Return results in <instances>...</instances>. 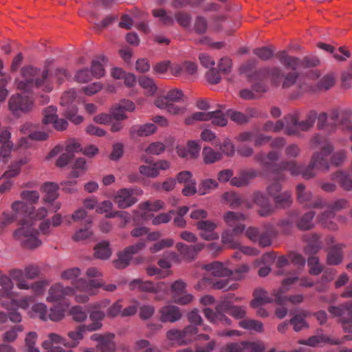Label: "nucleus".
<instances>
[{"instance_id": "1", "label": "nucleus", "mask_w": 352, "mask_h": 352, "mask_svg": "<svg viewBox=\"0 0 352 352\" xmlns=\"http://www.w3.org/2000/svg\"><path fill=\"white\" fill-rule=\"evenodd\" d=\"M53 60H46L43 69L40 67L26 65L20 69L21 79L17 81V89L25 93H33L34 89L50 93L54 89L52 74L50 66Z\"/></svg>"}, {"instance_id": "2", "label": "nucleus", "mask_w": 352, "mask_h": 352, "mask_svg": "<svg viewBox=\"0 0 352 352\" xmlns=\"http://www.w3.org/2000/svg\"><path fill=\"white\" fill-rule=\"evenodd\" d=\"M99 327L100 325L96 324L77 325L73 330L67 332L68 341L58 334L51 333L47 336L48 339L42 343V346L47 350V352H71L65 351L60 346H55V344H62L68 348H75L84 338V335L87 331H96Z\"/></svg>"}, {"instance_id": "3", "label": "nucleus", "mask_w": 352, "mask_h": 352, "mask_svg": "<svg viewBox=\"0 0 352 352\" xmlns=\"http://www.w3.org/2000/svg\"><path fill=\"white\" fill-rule=\"evenodd\" d=\"M45 206L41 207L34 212V205L36 199H21L14 201L12 204V209L15 212L16 219L28 217L30 219H41L47 214V209L52 212H56L60 207V204L56 199H44Z\"/></svg>"}, {"instance_id": "4", "label": "nucleus", "mask_w": 352, "mask_h": 352, "mask_svg": "<svg viewBox=\"0 0 352 352\" xmlns=\"http://www.w3.org/2000/svg\"><path fill=\"white\" fill-rule=\"evenodd\" d=\"M327 199H300V204L303 206L310 205L314 209L321 210L319 214V221L322 226L331 230H336L338 227L336 223L331 219L334 217L335 213L344 208L347 201L346 199H337L332 206L326 201Z\"/></svg>"}, {"instance_id": "5", "label": "nucleus", "mask_w": 352, "mask_h": 352, "mask_svg": "<svg viewBox=\"0 0 352 352\" xmlns=\"http://www.w3.org/2000/svg\"><path fill=\"white\" fill-rule=\"evenodd\" d=\"M253 204L258 207V212L262 217L272 214L276 209L288 208L292 199H232L230 206L233 208L241 207L250 208Z\"/></svg>"}, {"instance_id": "6", "label": "nucleus", "mask_w": 352, "mask_h": 352, "mask_svg": "<svg viewBox=\"0 0 352 352\" xmlns=\"http://www.w3.org/2000/svg\"><path fill=\"white\" fill-rule=\"evenodd\" d=\"M21 227L14 232V236L20 240L26 248L34 249L40 246L42 242L38 238V231L29 225L27 220L21 219Z\"/></svg>"}, {"instance_id": "7", "label": "nucleus", "mask_w": 352, "mask_h": 352, "mask_svg": "<svg viewBox=\"0 0 352 352\" xmlns=\"http://www.w3.org/2000/svg\"><path fill=\"white\" fill-rule=\"evenodd\" d=\"M232 305L226 300L219 302L215 308V311L210 308H204L203 310L205 317L211 322L217 324L230 325L231 320L225 314L230 315V311Z\"/></svg>"}, {"instance_id": "8", "label": "nucleus", "mask_w": 352, "mask_h": 352, "mask_svg": "<svg viewBox=\"0 0 352 352\" xmlns=\"http://www.w3.org/2000/svg\"><path fill=\"white\" fill-rule=\"evenodd\" d=\"M298 280L297 276L288 277L283 280L280 287L277 292H274L276 302L278 305H285L289 301L292 304L301 303L304 300L302 294H295L287 297L284 294L288 291L289 286Z\"/></svg>"}, {"instance_id": "9", "label": "nucleus", "mask_w": 352, "mask_h": 352, "mask_svg": "<svg viewBox=\"0 0 352 352\" xmlns=\"http://www.w3.org/2000/svg\"><path fill=\"white\" fill-rule=\"evenodd\" d=\"M333 316H339L345 332H352V301L340 306H330L328 309Z\"/></svg>"}, {"instance_id": "10", "label": "nucleus", "mask_w": 352, "mask_h": 352, "mask_svg": "<svg viewBox=\"0 0 352 352\" xmlns=\"http://www.w3.org/2000/svg\"><path fill=\"white\" fill-rule=\"evenodd\" d=\"M144 246L145 241L140 239L137 243L129 245L124 248L123 251L120 252L118 254V259L113 262L115 267L118 269L126 267L129 265L133 255L139 252Z\"/></svg>"}, {"instance_id": "11", "label": "nucleus", "mask_w": 352, "mask_h": 352, "mask_svg": "<svg viewBox=\"0 0 352 352\" xmlns=\"http://www.w3.org/2000/svg\"><path fill=\"white\" fill-rule=\"evenodd\" d=\"M34 107V102L30 97L20 94L12 95L8 101L9 109L14 113L30 112Z\"/></svg>"}, {"instance_id": "12", "label": "nucleus", "mask_w": 352, "mask_h": 352, "mask_svg": "<svg viewBox=\"0 0 352 352\" xmlns=\"http://www.w3.org/2000/svg\"><path fill=\"white\" fill-rule=\"evenodd\" d=\"M333 150L332 144L326 143L322 146L320 151L314 152L311 157L309 162L316 169L327 171L329 170V163L327 157Z\"/></svg>"}, {"instance_id": "13", "label": "nucleus", "mask_w": 352, "mask_h": 352, "mask_svg": "<svg viewBox=\"0 0 352 352\" xmlns=\"http://www.w3.org/2000/svg\"><path fill=\"white\" fill-rule=\"evenodd\" d=\"M115 334L113 333H94L90 339L97 342L96 348L100 352H114L116 350V344L114 341Z\"/></svg>"}, {"instance_id": "14", "label": "nucleus", "mask_w": 352, "mask_h": 352, "mask_svg": "<svg viewBox=\"0 0 352 352\" xmlns=\"http://www.w3.org/2000/svg\"><path fill=\"white\" fill-rule=\"evenodd\" d=\"M265 348L262 344L251 342H232L226 344L221 352H263Z\"/></svg>"}, {"instance_id": "15", "label": "nucleus", "mask_w": 352, "mask_h": 352, "mask_svg": "<svg viewBox=\"0 0 352 352\" xmlns=\"http://www.w3.org/2000/svg\"><path fill=\"white\" fill-rule=\"evenodd\" d=\"M74 294V287H64L61 283H58L50 287L47 300L49 302H55Z\"/></svg>"}, {"instance_id": "16", "label": "nucleus", "mask_w": 352, "mask_h": 352, "mask_svg": "<svg viewBox=\"0 0 352 352\" xmlns=\"http://www.w3.org/2000/svg\"><path fill=\"white\" fill-rule=\"evenodd\" d=\"M352 340V336L348 335L344 336L341 340L331 338L326 335H316L310 337L305 342V344L311 346H316L318 344H330L334 345H339L340 344L344 343L345 340Z\"/></svg>"}, {"instance_id": "17", "label": "nucleus", "mask_w": 352, "mask_h": 352, "mask_svg": "<svg viewBox=\"0 0 352 352\" xmlns=\"http://www.w3.org/2000/svg\"><path fill=\"white\" fill-rule=\"evenodd\" d=\"M34 126L31 123H25L21 128V131L24 134H28L27 138H23L20 140V144L22 146L26 143L28 139L34 141H45L49 138V134L45 131H32Z\"/></svg>"}, {"instance_id": "18", "label": "nucleus", "mask_w": 352, "mask_h": 352, "mask_svg": "<svg viewBox=\"0 0 352 352\" xmlns=\"http://www.w3.org/2000/svg\"><path fill=\"white\" fill-rule=\"evenodd\" d=\"M160 321L162 322H175L181 319L182 313L180 309L175 305H166L160 311Z\"/></svg>"}, {"instance_id": "19", "label": "nucleus", "mask_w": 352, "mask_h": 352, "mask_svg": "<svg viewBox=\"0 0 352 352\" xmlns=\"http://www.w3.org/2000/svg\"><path fill=\"white\" fill-rule=\"evenodd\" d=\"M275 57L286 69H290L292 72H295L298 69L300 68L301 59L298 57L289 55L286 50L278 52L275 54Z\"/></svg>"}, {"instance_id": "20", "label": "nucleus", "mask_w": 352, "mask_h": 352, "mask_svg": "<svg viewBox=\"0 0 352 352\" xmlns=\"http://www.w3.org/2000/svg\"><path fill=\"white\" fill-rule=\"evenodd\" d=\"M302 167L295 161L283 160L272 166V173L278 174L280 172L288 170L292 175H298L301 174Z\"/></svg>"}, {"instance_id": "21", "label": "nucleus", "mask_w": 352, "mask_h": 352, "mask_svg": "<svg viewBox=\"0 0 352 352\" xmlns=\"http://www.w3.org/2000/svg\"><path fill=\"white\" fill-rule=\"evenodd\" d=\"M197 228L201 231L200 236L205 240L212 241L217 239L219 235L214 232L216 223L210 221H199L197 223Z\"/></svg>"}, {"instance_id": "22", "label": "nucleus", "mask_w": 352, "mask_h": 352, "mask_svg": "<svg viewBox=\"0 0 352 352\" xmlns=\"http://www.w3.org/2000/svg\"><path fill=\"white\" fill-rule=\"evenodd\" d=\"M278 290H274L272 296H270L268 293L263 289H256L254 290L253 296L254 299L251 301V306L252 307H258L266 303H270L276 302L275 296L274 295V292Z\"/></svg>"}, {"instance_id": "23", "label": "nucleus", "mask_w": 352, "mask_h": 352, "mask_svg": "<svg viewBox=\"0 0 352 352\" xmlns=\"http://www.w3.org/2000/svg\"><path fill=\"white\" fill-rule=\"evenodd\" d=\"M157 126L155 124L147 123L142 125H135L130 128L129 134L131 138L137 137H147L157 131Z\"/></svg>"}, {"instance_id": "24", "label": "nucleus", "mask_w": 352, "mask_h": 352, "mask_svg": "<svg viewBox=\"0 0 352 352\" xmlns=\"http://www.w3.org/2000/svg\"><path fill=\"white\" fill-rule=\"evenodd\" d=\"M202 268L210 272L214 276L227 277L232 274L231 270L225 267L222 263L218 261L204 265Z\"/></svg>"}, {"instance_id": "25", "label": "nucleus", "mask_w": 352, "mask_h": 352, "mask_svg": "<svg viewBox=\"0 0 352 352\" xmlns=\"http://www.w3.org/2000/svg\"><path fill=\"white\" fill-rule=\"evenodd\" d=\"M177 250L181 254H182L187 259H193L201 251L204 245L201 243H197L195 245H188L182 243H178L176 245Z\"/></svg>"}, {"instance_id": "26", "label": "nucleus", "mask_w": 352, "mask_h": 352, "mask_svg": "<svg viewBox=\"0 0 352 352\" xmlns=\"http://www.w3.org/2000/svg\"><path fill=\"white\" fill-rule=\"evenodd\" d=\"M102 286H103L102 280H87L85 278H79L78 281L76 283V289L88 293L89 294H94L93 289L101 287Z\"/></svg>"}, {"instance_id": "27", "label": "nucleus", "mask_w": 352, "mask_h": 352, "mask_svg": "<svg viewBox=\"0 0 352 352\" xmlns=\"http://www.w3.org/2000/svg\"><path fill=\"white\" fill-rule=\"evenodd\" d=\"M315 215V212L309 211L300 216L295 220L296 228L301 231L311 230L314 226L313 219Z\"/></svg>"}, {"instance_id": "28", "label": "nucleus", "mask_w": 352, "mask_h": 352, "mask_svg": "<svg viewBox=\"0 0 352 352\" xmlns=\"http://www.w3.org/2000/svg\"><path fill=\"white\" fill-rule=\"evenodd\" d=\"M331 179L336 181L344 190H352V177L349 174L342 170H338L331 175Z\"/></svg>"}, {"instance_id": "29", "label": "nucleus", "mask_w": 352, "mask_h": 352, "mask_svg": "<svg viewBox=\"0 0 352 352\" xmlns=\"http://www.w3.org/2000/svg\"><path fill=\"white\" fill-rule=\"evenodd\" d=\"M322 243L320 241V235L316 233L310 234L308 239V244L305 248L306 254L314 256L321 249Z\"/></svg>"}, {"instance_id": "30", "label": "nucleus", "mask_w": 352, "mask_h": 352, "mask_svg": "<svg viewBox=\"0 0 352 352\" xmlns=\"http://www.w3.org/2000/svg\"><path fill=\"white\" fill-rule=\"evenodd\" d=\"M299 118L300 113L298 111L288 114L284 117V120L287 125L297 126L302 131H307L312 127L306 120L299 122Z\"/></svg>"}, {"instance_id": "31", "label": "nucleus", "mask_w": 352, "mask_h": 352, "mask_svg": "<svg viewBox=\"0 0 352 352\" xmlns=\"http://www.w3.org/2000/svg\"><path fill=\"white\" fill-rule=\"evenodd\" d=\"M343 247V244L340 243L334 245L329 250L327 257V262L329 265H336L342 262V248Z\"/></svg>"}, {"instance_id": "32", "label": "nucleus", "mask_w": 352, "mask_h": 352, "mask_svg": "<svg viewBox=\"0 0 352 352\" xmlns=\"http://www.w3.org/2000/svg\"><path fill=\"white\" fill-rule=\"evenodd\" d=\"M94 250V255L97 258L105 260L109 258L111 254L109 243L106 241L98 243Z\"/></svg>"}, {"instance_id": "33", "label": "nucleus", "mask_w": 352, "mask_h": 352, "mask_svg": "<svg viewBox=\"0 0 352 352\" xmlns=\"http://www.w3.org/2000/svg\"><path fill=\"white\" fill-rule=\"evenodd\" d=\"M202 155L206 164H212L222 159V153L215 152L212 148L205 146L203 148Z\"/></svg>"}, {"instance_id": "34", "label": "nucleus", "mask_w": 352, "mask_h": 352, "mask_svg": "<svg viewBox=\"0 0 352 352\" xmlns=\"http://www.w3.org/2000/svg\"><path fill=\"white\" fill-rule=\"evenodd\" d=\"M58 185L54 182H45L41 187V190L45 193V198H58Z\"/></svg>"}, {"instance_id": "35", "label": "nucleus", "mask_w": 352, "mask_h": 352, "mask_svg": "<svg viewBox=\"0 0 352 352\" xmlns=\"http://www.w3.org/2000/svg\"><path fill=\"white\" fill-rule=\"evenodd\" d=\"M131 289H138L142 292H154L155 287L151 281H142L141 279H135L130 283Z\"/></svg>"}, {"instance_id": "36", "label": "nucleus", "mask_w": 352, "mask_h": 352, "mask_svg": "<svg viewBox=\"0 0 352 352\" xmlns=\"http://www.w3.org/2000/svg\"><path fill=\"white\" fill-rule=\"evenodd\" d=\"M80 274V270L78 267H72L63 271L60 275L63 280H70L72 287L76 289V283L78 281V277Z\"/></svg>"}, {"instance_id": "37", "label": "nucleus", "mask_w": 352, "mask_h": 352, "mask_svg": "<svg viewBox=\"0 0 352 352\" xmlns=\"http://www.w3.org/2000/svg\"><path fill=\"white\" fill-rule=\"evenodd\" d=\"M283 76L284 72L280 67L276 66L269 67V78L272 85L275 87L280 86Z\"/></svg>"}, {"instance_id": "38", "label": "nucleus", "mask_w": 352, "mask_h": 352, "mask_svg": "<svg viewBox=\"0 0 352 352\" xmlns=\"http://www.w3.org/2000/svg\"><path fill=\"white\" fill-rule=\"evenodd\" d=\"M218 187V183L213 179H206L201 180L199 184L197 192L199 195H204L210 192L212 190Z\"/></svg>"}, {"instance_id": "39", "label": "nucleus", "mask_w": 352, "mask_h": 352, "mask_svg": "<svg viewBox=\"0 0 352 352\" xmlns=\"http://www.w3.org/2000/svg\"><path fill=\"white\" fill-rule=\"evenodd\" d=\"M246 216L241 212H235L229 211L223 216V219L227 226L232 227L239 223L240 221H243Z\"/></svg>"}, {"instance_id": "40", "label": "nucleus", "mask_w": 352, "mask_h": 352, "mask_svg": "<svg viewBox=\"0 0 352 352\" xmlns=\"http://www.w3.org/2000/svg\"><path fill=\"white\" fill-rule=\"evenodd\" d=\"M211 120L210 112H201L197 111L193 113L191 116L187 117L184 120L186 125H192L197 121H208Z\"/></svg>"}, {"instance_id": "41", "label": "nucleus", "mask_w": 352, "mask_h": 352, "mask_svg": "<svg viewBox=\"0 0 352 352\" xmlns=\"http://www.w3.org/2000/svg\"><path fill=\"white\" fill-rule=\"evenodd\" d=\"M336 76L333 74L324 75L317 83V89L320 91H327L334 86Z\"/></svg>"}, {"instance_id": "42", "label": "nucleus", "mask_w": 352, "mask_h": 352, "mask_svg": "<svg viewBox=\"0 0 352 352\" xmlns=\"http://www.w3.org/2000/svg\"><path fill=\"white\" fill-rule=\"evenodd\" d=\"M78 108L76 105H72L69 107H66L64 110L63 116L69 120L71 122L76 124H79L83 121V117L81 116H77Z\"/></svg>"}, {"instance_id": "43", "label": "nucleus", "mask_w": 352, "mask_h": 352, "mask_svg": "<svg viewBox=\"0 0 352 352\" xmlns=\"http://www.w3.org/2000/svg\"><path fill=\"white\" fill-rule=\"evenodd\" d=\"M282 189L281 185L278 182L272 184L267 188V194L272 198H290L291 194L285 192L283 195L280 193Z\"/></svg>"}, {"instance_id": "44", "label": "nucleus", "mask_w": 352, "mask_h": 352, "mask_svg": "<svg viewBox=\"0 0 352 352\" xmlns=\"http://www.w3.org/2000/svg\"><path fill=\"white\" fill-rule=\"evenodd\" d=\"M72 319L77 322H83L87 318V313L80 306H74L69 311Z\"/></svg>"}, {"instance_id": "45", "label": "nucleus", "mask_w": 352, "mask_h": 352, "mask_svg": "<svg viewBox=\"0 0 352 352\" xmlns=\"http://www.w3.org/2000/svg\"><path fill=\"white\" fill-rule=\"evenodd\" d=\"M267 78H269V67L260 68L248 75V81L257 80L262 82Z\"/></svg>"}, {"instance_id": "46", "label": "nucleus", "mask_w": 352, "mask_h": 352, "mask_svg": "<svg viewBox=\"0 0 352 352\" xmlns=\"http://www.w3.org/2000/svg\"><path fill=\"white\" fill-rule=\"evenodd\" d=\"M56 108L53 106H49L43 110V118L42 124H54L58 116L56 115Z\"/></svg>"}, {"instance_id": "47", "label": "nucleus", "mask_w": 352, "mask_h": 352, "mask_svg": "<svg viewBox=\"0 0 352 352\" xmlns=\"http://www.w3.org/2000/svg\"><path fill=\"white\" fill-rule=\"evenodd\" d=\"M198 329L193 324L188 325L182 330L184 343L188 344L197 339Z\"/></svg>"}, {"instance_id": "48", "label": "nucleus", "mask_w": 352, "mask_h": 352, "mask_svg": "<svg viewBox=\"0 0 352 352\" xmlns=\"http://www.w3.org/2000/svg\"><path fill=\"white\" fill-rule=\"evenodd\" d=\"M143 191L140 188H122L118 192L115 198H134V197L142 196Z\"/></svg>"}, {"instance_id": "49", "label": "nucleus", "mask_w": 352, "mask_h": 352, "mask_svg": "<svg viewBox=\"0 0 352 352\" xmlns=\"http://www.w3.org/2000/svg\"><path fill=\"white\" fill-rule=\"evenodd\" d=\"M239 326L243 329L257 332H261L263 329V324L256 320H243L239 322Z\"/></svg>"}, {"instance_id": "50", "label": "nucleus", "mask_w": 352, "mask_h": 352, "mask_svg": "<svg viewBox=\"0 0 352 352\" xmlns=\"http://www.w3.org/2000/svg\"><path fill=\"white\" fill-rule=\"evenodd\" d=\"M236 236L232 233L230 230H226L221 236L222 242L228 247L234 249L239 248V243L236 239Z\"/></svg>"}, {"instance_id": "51", "label": "nucleus", "mask_w": 352, "mask_h": 352, "mask_svg": "<svg viewBox=\"0 0 352 352\" xmlns=\"http://www.w3.org/2000/svg\"><path fill=\"white\" fill-rule=\"evenodd\" d=\"M226 116L230 117L232 121L238 124H245L248 123V116L245 115V113L233 109H228L226 111Z\"/></svg>"}, {"instance_id": "52", "label": "nucleus", "mask_w": 352, "mask_h": 352, "mask_svg": "<svg viewBox=\"0 0 352 352\" xmlns=\"http://www.w3.org/2000/svg\"><path fill=\"white\" fill-rule=\"evenodd\" d=\"M139 84L142 88L146 89L150 95H153L157 89L154 80L147 76L140 78Z\"/></svg>"}, {"instance_id": "53", "label": "nucleus", "mask_w": 352, "mask_h": 352, "mask_svg": "<svg viewBox=\"0 0 352 352\" xmlns=\"http://www.w3.org/2000/svg\"><path fill=\"white\" fill-rule=\"evenodd\" d=\"M305 315L296 314L290 320V324L293 325L294 330L296 332L301 331L303 328L308 327L305 320Z\"/></svg>"}, {"instance_id": "54", "label": "nucleus", "mask_w": 352, "mask_h": 352, "mask_svg": "<svg viewBox=\"0 0 352 352\" xmlns=\"http://www.w3.org/2000/svg\"><path fill=\"white\" fill-rule=\"evenodd\" d=\"M164 203L162 199H157L155 202L151 203L150 201H146L141 207L143 212L141 216L146 215L147 212L157 211L163 208Z\"/></svg>"}, {"instance_id": "55", "label": "nucleus", "mask_w": 352, "mask_h": 352, "mask_svg": "<svg viewBox=\"0 0 352 352\" xmlns=\"http://www.w3.org/2000/svg\"><path fill=\"white\" fill-rule=\"evenodd\" d=\"M212 124L218 126H226L228 124V120L224 113L221 110L211 111Z\"/></svg>"}, {"instance_id": "56", "label": "nucleus", "mask_w": 352, "mask_h": 352, "mask_svg": "<svg viewBox=\"0 0 352 352\" xmlns=\"http://www.w3.org/2000/svg\"><path fill=\"white\" fill-rule=\"evenodd\" d=\"M307 264L309 267V273L312 275H318L323 270L317 256H311L307 260Z\"/></svg>"}, {"instance_id": "57", "label": "nucleus", "mask_w": 352, "mask_h": 352, "mask_svg": "<svg viewBox=\"0 0 352 352\" xmlns=\"http://www.w3.org/2000/svg\"><path fill=\"white\" fill-rule=\"evenodd\" d=\"M76 96V91L74 89L65 91L60 98V104L65 107L74 105L73 102L75 101Z\"/></svg>"}, {"instance_id": "58", "label": "nucleus", "mask_w": 352, "mask_h": 352, "mask_svg": "<svg viewBox=\"0 0 352 352\" xmlns=\"http://www.w3.org/2000/svg\"><path fill=\"white\" fill-rule=\"evenodd\" d=\"M253 53L258 56L261 60L267 61L270 59L275 55L274 54L273 50L267 47H262L255 48L253 50Z\"/></svg>"}, {"instance_id": "59", "label": "nucleus", "mask_w": 352, "mask_h": 352, "mask_svg": "<svg viewBox=\"0 0 352 352\" xmlns=\"http://www.w3.org/2000/svg\"><path fill=\"white\" fill-rule=\"evenodd\" d=\"M23 331V327L21 324H16L11 328L10 330L4 333L3 340L5 342H14L18 336V333Z\"/></svg>"}, {"instance_id": "60", "label": "nucleus", "mask_w": 352, "mask_h": 352, "mask_svg": "<svg viewBox=\"0 0 352 352\" xmlns=\"http://www.w3.org/2000/svg\"><path fill=\"white\" fill-rule=\"evenodd\" d=\"M221 72L215 68H210L206 74V78L207 82L210 85H217L220 82L221 80Z\"/></svg>"}, {"instance_id": "61", "label": "nucleus", "mask_w": 352, "mask_h": 352, "mask_svg": "<svg viewBox=\"0 0 352 352\" xmlns=\"http://www.w3.org/2000/svg\"><path fill=\"white\" fill-rule=\"evenodd\" d=\"M166 338L168 340L179 345L185 344L182 331L178 329H170L166 333Z\"/></svg>"}, {"instance_id": "62", "label": "nucleus", "mask_w": 352, "mask_h": 352, "mask_svg": "<svg viewBox=\"0 0 352 352\" xmlns=\"http://www.w3.org/2000/svg\"><path fill=\"white\" fill-rule=\"evenodd\" d=\"M218 69L221 74L227 75L230 74L232 68V60L230 58L226 56L220 59L217 65Z\"/></svg>"}, {"instance_id": "63", "label": "nucleus", "mask_w": 352, "mask_h": 352, "mask_svg": "<svg viewBox=\"0 0 352 352\" xmlns=\"http://www.w3.org/2000/svg\"><path fill=\"white\" fill-rule=\"evenodd\" d=\"M299 76V73L296 72H288L286 75L284 74V76L283 78V80H282L281 81L282 87L283 89H287L294 85L296 83Z\"/></svg>"}, {"instance_id": "64", "label": "nucleus", "mask_w": 352, "mask_h": 352, "mask_svg": "<svg viewBox=\"0 0 352 352\" xmlns=\"http://www.w3.org/2000/svg\"><path fill=\"white\" fill-rule=\"evenodd\" d=\"M165 145L160 142H152L146 147L145 152L149 155H160L165 151Z\"/></svg>"}]
</instances>
